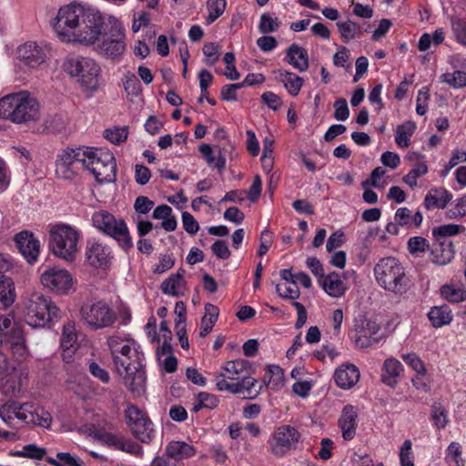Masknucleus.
Returning a JSON list of instances; mask_svg holds the SVG:
<instances>
[{
	"label": "nucleus",
	"instance_id": "69168bd1",
	"mask_svg": "<svg viewBox=\"0 0 466 466\" xmlns=\"http://www.w3.org/2000/svg\"><path fill=\"white\" fill-rule=\"evenodd\" d=\"M88 370L93 377L99 380L103 383H108L110 380V375L106 370L102 368L96 362H90L88 365Z\"/></svg>",
	"mask_w": 466,
	"mask_h": 466
},
{
	"label": "nucleus",
	"instance_id": "a211bd4d",
	"mask_svg": "<svg viewBox=\"0 0 466 466\" xmlns=\"http://www.w3.org/2000/svg\"><path fill=\"white\" fill-rule=\"evenodd\" d=\"M299 438L300 434L294 427L282 425L274 432L271 451L275 455L282 456L296 446Z\"/></svg>",
	"mask_w": 466,
	"mask_h": 466
},
{
	"label": "nucleus",
	"instance_id": "c85d7f7f",
	"mask_svg": "<svg viewBox=\"0 0 466 466\" xmlns=\"http://www.w3.org/2000/svg\"><path fill=\"white\" fill-rule=\"evenodd\" d=\"M451 198V194L445 188H431L424 198V206L427 209L444 208Z\"/></svg>",
	"mask_w": 466,
	"mask_h": 466
},
{
	"label": "nucleus",
	"instance_id": "5701e85b",
	"mask_svg": "<svg viewBox=\"0 0 466 466\" xmlns=\"http://www.w3.org/2000/svg\"><path fill=\"white\" fill-rule=\"evenodd\" d=\"M15 241L24 258L29 264H34L37 260L40 253V241L32 232L27 230L16 234Z\"/></svg>",
	"mask_w": 466,
	"mask_h": 466
},
{
	"label": "nucleus",
	"instance_id": "1a4fd4ad",
	"mask_svg": "<svg viewBox=\"0 0 466 466\" xmlns=\"http://www.w3.org/2000/svg\"><path fill=\"white\" fill-rule=\"evenodd\" d=\"M92 222L98 230L116 239L124 250L133 247L127 226L123 219H116L106 210H98L92 215Z\"/></svg>",
	"mask_w": 466,
	"mask_h": 466
},
{
	"label": "nucleus",
	"instance_id": "4d7b16f0",
	"mask_svg": "<svg viewBox=\"0 0 466 466\" xmlns=\"http://www.w3.org/2000/svg\"><path fill=\"white\" fill-rule=\"evenodd\" d=\"M334 118L338 121H345L349 115L350 111L348 108V102L345 98H339L334 102Z\"/></svg>",
	"mask_w": 466,
	"mask_h": 466
},
{
	"label": "nucleus",
	"instance_id": "c756f323",
	"mask_svg": "<svg viewBox=\"0 0 466 466\" xmlns=\"http://www.w3.org/2000/svg\"><path fill=\"white\" fill-rule=\"evenodd\" d=\"M165 454L177 461L194 456L196 449L185 441H171L167 445Z\"/></svg>",
	"mask_w": 466,
	"mask_h": 466
},
{
	"label": "nucleus",
	"instance_id": "8fccbe9b",
	"mask_svg": "<svg viewBox=\"0 0 466 466\" xmlns=\"http://www.w3.org/2000/svg\"><path fill=\"white\" fill-rule=\"evenodd\" d=\"M408 250L411 255L424 253L430 247L429 241L422 237H412L407 243Z\"/></svg>",
	"mask_w": 466,
	"mask_h": 466
},
{
	"label": "nucleus",
	"instance_id": "bb28decb",
	"mask_svg": "<svg viewBox=\"0 0 466 466\" xmlns=\"http://www.w3.org/2000/svg\"><path fill=\"white\" fill-rule=\"evenodd\" d=\"M19 393L16 380L14 376L8 375L1 378L0 380V400L3 401L0 408H16L13 399Z\"/></svg>",
	"mask_w": 466,
	"mask_h": 466
},
{
	"label": "nucleus",
	"instance_id": "cd10ccee",
	"mask_svg": "<svg viewBox=\"0 0 466 466\" xmlns=\"http://www.w3.org/2000/svg\"><path fill=\"white\" fill-rule=\"evenodd\" d=\"M287 61L299 72H305L309 68V56L306 49L292 44L286 51Z\"/></svg>",
	"mask_w": 466,
	"mask_h": 466
},
{
	"label": "nucleus",
	"instance_id": "bf43d9fd",
	"mask_svg": "<svg viewBox=\"0 0 466 466\" xmlns=\"http://www.w3.org/2000/svg\"><path fill=\"white\" fill-rule=\"evenodd\" d=\"M430 90L428 87H422L417 96L416 112L420 116H424L427 112L428 100L430 98Z\"/></svg>",
	"mask_w": 466,
	"mask_h": 466
},
{
	"label": "nucleus",
	"instance_id": "6e6d98bb",
	"mask_svg": "<svg viewBox=\"0 0 466 466\" xmlns=\"http://www.w3.org/2000/svg\"><path fill=\"white\" fill-rule=\"evenodd\" d=\"M46 454V450L38 448L34 444L24 446L23 449L16 452L17 456L27 457L30 459L41 460Z\"/></svg>",
	"mask_w": 466,
	"mask_h": 466
},
{
	"label": "nucleus",
	"instance_id": "a878e982",
	"mask_svg": "<svg viewBox=\"0 0 466 466\" xmlns=\"http://www.w3.org/2000/svg\"><path fill=\"white\" fill-rule=\"evenodd\" d=\"M402 371V364L395 358H389L382 365L380 380L385 385L394 388Z\"/></svg>",
	"mask_w": 466,
	"mask_h": 466
},
{
	"label": "nucleus",
	"instance_id": "f704fd0d",
	"mask_svg": "<svg viewBox=\"0 0 466 466\" xmlns=\"http://www.w3.org/2000/svg\"><path fill=\"white\" fill-rule=\"evenodd\" d=\"M15 299V284L12 279L0 276V301L5 307L14 303Z\"/></svg>",
	"mask_w": 466,
	"mask_h": 466
},
{
	"label": "nucleus",
	"instance_id": "c9c22d12",
	"mask_svg": "<svg viewBox=\"0 0 466 466\" xmlns=\"http://www.w3.org/2000/svg\"><path fill=\"white\" fill-rule=\"evenodd\" d=\"M440 293L442 299L451 303L466 300V290L454 285L445 284L441 286Z\"/></svg>",
	"mask_w": 466,
	"mask_h": 466
},
{
	"label": "nucleus",
	"instance_id": "423d86ee",
	"mask_svg": "<svg viewBox=\"0 0 466 466\" xmlns=\"http://www.w3.org/2000/svg\"><path fill=\"white\" fill-rule=\"evenodd\" d=\"M60 319V309L46 296L33 293L25 302V320L33 328H46Z\"/></svg>",
	"mask_w": 466,
	"mask_h": 466
},
{
	"label": "nucleus",
	"instance_id": "7ed1b4c3",
	"mask_svg": "<svg viewBox=\"0 0 466 466\" xmlns=\"http://www.w3.org/2000/svg\"><path fill=\"white\" fill-rule=\"evenodd\" d=\"M0 118L16 124L35 123L40 118L39 104L26 91L9 94L0 99Z\"/></svg>",
	"mask_w": 466,
	"mask_h": 466
},
{
	"label": "nucleus",
	"instance_id": "4468645a",
	"mask_svg": "<svg viewBox=\"0 0 466 466\" xmlns=\"http://www.w3.org/2000/svg\"><path fill=\"white\" fill-rule=\"evenodd\" d=\"M83 14L84 7L76 4H70L59 9L54 29L63 41L70 42L69 33L72 32V28L76 26V23Z\"/></svg>",
	"mask_w": 466,
	"mask_h": 466
},
{
	"label": "nucleus",
	"instance_id": "13d9d810",
	"mask_svg": "<svg viewBox=\"0 0 466 466\" xmlns=\"http://www.w3.org/2000/svg\"><path fill=\"white\" fill-rule=\"evenodd\" d=\"M122 451L130 453L137 457H142L143 455V448L140 444L137 443L131 439L126 438L124 436L120 450Z\"/></svg>",
	"mask_w": 466,
	"mask_h": 466
},
{
	"label": "nucleus",
	"instance_id": "4c0bfd02",
	"mask_svg": "<svg viewBox=\"0 0 466 466\" xmlns=\"http://www.w3.org/2000/svg\"><path fill=\"white\" fill-rule=\"evenodd\" d=\"M324 290L330 296L339 297L344 292V285L340 279H338V275L329 274L325 277L321 282Z\"/></svg>",
	"mask_w": 466,
	"mask_h": 466
},
{
	"label": "nucleus",
	"instance_id": "b1692460",
	"mask_svg": "<svg viewBox=\"0 0 466 466\" xmlns=\"http://www.w3.org/2000/svg\"><path fill=\"white\" fill-rule=\"evenodd\" d=\"M18 57L27 66L35 67L45 62L46 55L35 43L28 42L18 48Z\"/></svg>",
	"mask_w": 466,
	"mask_h": 466
},
{
	"label": "nucleus",
	"instance_id": "3c124183",
	"mask_svg": "<svg viewBox=\"0 0 466 466\" xmlns=\"http://www.w3.org/2000/svg\"><path fill=\"white\" fill-rule=\"evenodd\" d=\"M451 29L457 42L466 46V20L461 18L453 19Z\"/></svg>",
	"mask_w": 466,
	"mask_h": 466
},
{
	"label": "nucleus",
	"instance_id": "f03ea898",
	"mask_svg": "<svg viewBox=\"0 0 466 466\" xmlns=\"http://www.w3.org/2000/svg\"><path fill=\"white\" fill-rule=\"evenodd\" d=\"M249 368V362L246 360L227 361L222 368V372L216 375L218 390L232 394H243L248 399L256 397L260 389H256L258 381L248 376Z\"/></svg>",
	"mask_w": 466,
	"mask_h": 466
},
{
	"label": "nucleus",
	"instance_id": "7c9ffc66",
	"mask_svg": "<svg viewBox=\"0 0 466 466\" xmlns=\"http://www.w3.org/2000/svg\"><path fill=\"white\" fill-rule=\"evenodd\" d=\"M185 283L183 275L177 272L176 274H171L162 282L161 289L164 294L178 297L183 294Z\"/></svg>",
	"mask_w": 466,
	"mask_h": 466
},
{
	"label": "nucleus",
	"instance_id": "2f4dec72",
	"mask_svg": "<svg viewBox=\"0 0 466 466\" xmlns=\"http://www.w3.org/2000/svg\"><path fill=\"white\" fill-rule=\"evenodd\" d=\"M428 317L432 326L435 328L448 325L452 320L451 310L447 305L432 307L428 313Z\"/></svg>",
	"mask_w": 466,
	"mask_h": 466
},
{
	"label": "nucleus",
	"instance_id": "a18cd8bd",
	"mask_svg": "<svg viewBox=\"0 0 466 466\" xmlns=\"http://www.w3.org/2000/svg\"><path fill=\"white\" fill-rule=\"evenodd\" d=\"M128 136V127H115L113 128L106 129L105 137L109 140L112 144L119 145L125 142Z\"/></svg>",
	"mask_w": 466,
	"mask_h": 466
},
{
	"label": "nucleus",
	"instance_id": "338daca9",
	"mask_svg": "<svg viewBox=\"0 0 466 466\" xmlns=\"http://www.w3.org/2000/svg\"><path fill=\"white\" fill-rule=\"evenodd\" d=\"M213 254L219 259H227L231 253L225 240H217L211 246Z\"/></svg>",
	"mask_w": 466,
	"mask_h": 466
},
{
	"label": "nucleus",
	"instance_id": "58836bf2",
	"mask_svg": "<svg viewBox=\"0 0 466 466\" xmlns=\"http://www.w3.org/2000/svg\"><path fill=\"white\" fill-rule=\"evenodd\" d=\"M227 6L226 0H208L207 1V9L208 15L206 18V24L211 25L214 23L219 16L223 15Z\"/></svg>",
	"mask_w": 466,
	"mask_h": 466
},
{
	"label": "nucleus",
	"instance_id": "6ab92c4d",
	"mask_svg": "<svg viewBox=\"0 0 466 466\" xmlns=\"http://www.w3.org/2000/svg\"><path fill=\"white\" fill-rule=\"evenodd\" d=\"M102 42L99 45V51L110 57H118L125 51V34L121 28L111 27L102 34Z\"/></svg>",
	"mask_w": 466,
	"mask_h": 466
},
{
	"label": "nucleus",
	"instance_id": "864d4df0",
	"mask_svg": "<svg viewBox=\"0 0 466 466\" xmlns=\"http://www.w3.org/2000/svg\"><path fill=\"white\" fill-rule=\"evenodd\" d=\"M123 85L128 96H137L141 91V84L134 74L126 75Z\"/></svg>",
	"mask_w": 466,
	"mask_h": 466
},
{
	"label": "nucleus",
	"instance_id": "2eb2a0df",
	"mask_svg": "<svg viewBox=\"0 0 466 466\" xmlns=\"http://www.w3.org/2000/svg\"><path fill=\"white\" fill-rule=\"evenodd\" d=\"M82 24V30L78 31V42L86 45L95 44L107 27L102 14L94 8H87L86 20Z\"/></svg>",
	"mask_w": 466,
	"mask_h": 466
},
{
	"label": "nucleus",
	"instance_id": "a19ab883",
	"mask_svg": "<svg viewBox=\"0 0 466 466\" xmlns=\"http://www.w3.org/2000/svg\"><path fill=\"white\" fill-rule=\"evenodd\" d=\"M281 22L278 17L269 13H263L260 15L258 30L263 35L276 32L280 27Z\"/></svg>",
	"mask_w": 466,
	"mask_h": 466
},
{
	"label": "nucleus",
	"instance_id": "f8f14e48",
	"mask_svg": "<svg viewBox=\"0 0 466 466\" xmlns=\"http://www.w3.org/2000/svg\"><path fill=\"white\" fill-rule=\"evenodd\" d=\"M87 147L66 148L58 155L56 173L65 179H73L84 169Z\"/></svg>",
	"mask_w": 466,
	"mask_h": 466
},
{
	"label": "nucleus",
	"instance_id": "dca6fc26",
	"mask_svg": "<svg viewBox=\"0 0 466 466\" xmlns=\"http://www.w3.org/2000/svg\"><path fill=\"white\" fill-rule=\"evenodd\" d=\"M85 433L98 438L104 432L113 429L114 419L106 412H95L94 410H85L83 422L75 423Z\"/></svg>",
	"mask_w": 466,
	"mask_h": 466
},
{
	"label": "nucleus",
	"instance_id": "473e14b6",
	"mask_svg": "<svg viewBox=\"0 0 466 466\" xmlns=\"http://www.w3.org/2000/svg\"><path fill=\"white\" fill-rule=\"evenodd\" d=\"M205 310L206 313L201 319L199 331V336L202 338L206 337L212 330L219 313L218 307L209 303L205 306Z\"/></svg>",
	"mask_w": 466,
	"mask_h": 466
},
{
	"label": "nucleus",
	"instance_id": "aec40b11",
	"mask_svg": "<svg viewBox=\"0 0 466 466\" xmlns=\"http://www.w3.org/2000/svg\"><path fill=\"white\" fill-rule=\"evenodd\" d=\"M355 344L360 348H368L379 341L377 337L380 326L372 319L361 317L355 319Z\"/></svg>",
	"mask_w": 466,
	"mask_h": 466
},
{
	"label": "nucleus",
	"instance_id": "412c9836",
	"mask_svg": "<svg viewBox=\"0 0 466 466\" xmlns=\"http://www.w3.org/2000/svg\"><path fill=\"white\" fill-rule=\"evenodd\" d=\"M24 336L22 329L10 315L0 314V346H21Z\"/></svg>",
	"mask_w": 466,
	"mask_h": 466
},
{
	"label": "nucleus",
	"instance_id": "052dcab7",
	"mask_svg": "<svg viewBox=\"0 0 466 466\" xmlns=\"http://www.w3.org/2000/svg\"><path fill=\"white\" fill-rule=\"evenodd\" d=\"M401 359L408 364L416 373L420 372L425 369V365L420 358L414 352L402 354Z\"/></svg>",
	"mask_w": 466,
	"mask_h": 466
},
{
	"label": "nucleus",
	"instance_id": "ddd939ff",
	"mask_svg": "<svg viewBox=\"0 0 466 466\" xmlns=\"http://www.w3.org/2000/svg\"><path fill=\"white\" fill-rule=\"evenodd\" d=\"M125 419L127 427L137 440L144 443L152 441L155 430L145 410H126Z\"/></svg>",
	"mask_w": 466,
	"mask_h": 466
},
{
	"label": "nucleus",
	"instance_id": "603ef678",
	"mask_svg": "<svg viewBox=\"0 0 466 466\" xmlns=\"http://www.w3.org/2000/svg\"><path fill=\"white\" fill-rule=\"evenodd\" d=\"M277 293L283 299H297L299 298L300 292L297 284L284 285L278 284L276 286Z\"/></svg>",
	"mask_w": 466,
	"mask_h": 466
},
{
	"label": "nucleus",
	"instance_id": "9d476101",
	"mask_svg": "<svg viewBox=\"0 0 466 466\" xmlns=\"http://www.w3.org/2000/svg\"><path fill=\"white\" fill-rule=\"evenodd\" d=\"M0 417L11 428L33 424L48 428L52 416L47 410H0Z\"/></svg>",
	"mask_w": 466,
	"mask_h": 466
},
{
	"label": "nucleus",
	"instance_id": "f3484780",
	"mask_svg": "<svg viewBox=\"0 0 466 466\" xmlns=\"http://www.w3.org/2000/svg\"><path fill=\"white\" fill-rule=\"evenodd\" d=\"M40 280L44 287L59 294H66L73 288V278L66 269L49 268L41 274Z\"/></svg>",
	"mask_w": 466,
	"mask_h": 466
},
{
	"label": "nucleus",
	"instance_id": "774afa93",
	"mask_svg": "<svg viewBox=\"0 0 466 466\" xmlns=\"http://www.w3.org/2000/svg\"><path fill=\"white\" fill-rule=\"evenodd\" d=\"M182 224L184 229L190 235H195L199 229L198 222L187 211L182 214Z\"/></svg>",
	"mask_w": 466,
	"mask_h": 466
},
{
	"label": "nucleus",
	"instance_id": "49530a36",
	"mask_svg": "<svg viewBox=\"0 0 466 466\" xmlns=\"http://www.w3.org/2000/svg\"><path fill=\"white\" fill-rule=\"evenodd\" d=\"M462 231H464V228L462 226L448 224L434 228L432 229V235L434 238H436L437 240L441 238H447V237L457 235Z\"/></svg>",
	"mask_w": 466,
	"mask_h": 466
},
{
	"label": "nucleus",
	"instance_id": "f257e3e1",
	"mask_svg": "<svg viewBox=\"0 0 466 466\" xmlns=\"http://www.w3.org/2000/svg\"><path fill=\"white\" fill-rule=\"evenodd\" d=\"M113 363L124 384L133 392L144 390L147 381L145 356L141 346L131 338L112 336L107 339Z\"/></svg>",
	"mask_w": 466,
	"mask_h": 466
},
{
	"label": "nucleus",
	"instance_id": "c03bdc74",
	"mask_svg": "<svg viewBox=\"0 0 466 466\" xmlns=\"http://www.w3.org/2000/svg\"><path fill=\"white\" fill-rule=\"evenodd\" d=\"M442 82L447 83L453 88L466 86V72L456 70L452 74L445 73L441 76Z\"/></svg>",
	"mask_w": 466,
	"mask_h": 466
},
{
	"label": "nucleus",
	"instance_id": "72a5a7b5",
	"mask_svg": "<svg viewBox=\"0 0 466 466\" xmlns=\"http://www.w3.org/2000/svg\"><path fill=\"white\" fill-rule=\"evenodd\" d=\"M416 129V124L413 121H406L396 127L395 142L400 147H408L410 139Z\"/></svg>",
	"mask_w": 466,
	"mask_h": 466
},
{
	"label": "nucleus",
	"instance_id": "de8ad7c7",
	"mask_svg": "<svg viewBox=\"0 0 466 466\" xmlns=\"http://www.w3.org/2000/svg\"><path fill=\"white\" fill-rule=\"evenodd\" d=\"M445 460L451 466H463L461 459V447L460 443L452 441L447 449Z\"/></svg>",
	"mask_w": 466,
	"mask_h": 466
},
{
	"label": "nucleus",
	"instance_id": "79ce46f5",
	"mask_svg": "<svg viewBox=\"0 0 466 466\" xmlns=\"http://www.w3.org/2000/svg\"><path fill=\"white\" fill-rule=\"evenodd\" d=\"M265 379L268 380V385L273 390H278L284 385V373L278 365L268 366Z\"/></svg>",
	"mask_w": 466,
	"mask_h": 466
},
{
	"label": "nucleus",
	"instance_id": "4be33fe9",
	"mask_svg": "<svg viewBox=\"0 0 466 466\" xmlns=\"http://www.w3.org/2000/svg\"><path fill=\"white\" fill-rule=\"evenodd\" d=\"M85 256L95 268H106L112 258L110 248L95 238L87 240Z\"/></svg>",
	"mask_w": 466,
	"mask_h": 466
},
{
	"label": "nucleus",
	"instance_id": "0e129e2a",
	"mask_svg": "<svg viewBox=\"0 0 466 466\" xmlns=\"http://www.w3.org/2000/svg\"><path fill=\"white\" fill-rule=\"evenodd\" d=\"M203 54L207 56V65L213 66L219 58L218 47L214 43H207L202 48Z\"/></svg>",
	"mask_w": 466,
	"mask_h": 466
},
{
	"label": "nucleus",
	"instance_id": "5fc2aeb1",
	"mask_svg": "<svg viewBox=\"0 0 466 466\" xmlns=\"http://www.w3.org/2000/svg\"><path fill=\"white\" fill-rule=\"evenodd\" d=\"M123 438L124 435H122L121 433H112L108 431L104 432L101 436H99L97 440L103 441L109 447H112L116 450H120Z\"/></svg>",
	"mask_w": 466,
	"mask_h": 466
},
{
	"label": "nucleus",
	"instance_id": "20e7f679",
	"mask_svg": "<svg viewBox=\"0 0 466 466\" xmlns=\"http://www.w3.org/2000/svg\"><path fill=\"white\" fill-rule=\"evenodd\" d=\"M373 272L377 283L383 289L399 296L407 292L409 279L403 265L395 257L380 258Z\"/></svg>",
	"mask_w": 466,
	"mask_h": 466
},
{
	"label": "nucleus",
	"instance_id": "37998d69",
	"mask_svg": "<svg viewBox=\"0 0 466 466\" xmlns=\"http://www.w3.org/2000/svg\"><path fill=\"white\" fill-rule=\"evenodd\" d=\"M350 363L345 362L339 366L333 374L335 384L343 390L350 389Z\"/></svg>",
	"mask_w": 466,
	"mask_h": 466
},
{
	"label": "nucleus",
	"instance_id": "393cba45",
	"mask_svg": "<svg viewBox=\"0 0 466 466\" xmlns=\"http://www.w3.org/2000/svg\"><path fill=\"white\" fill-rule=\"evenodd\" d=\"M431 250V261L443 266L450 263L454 258L453 244L448 238L437 239Z\"/></svg>",
	"mask_w": 466,
	"mask_h": 466
},
{
	"label": "nucleus",
	"instance_id": "9b49d317",
	"mask_svg": "<svg viewBox=\"0 0 466 466\" xmlns=\"http://www.w3.org/2000/svg\"><path fill=\"white\" fill-rule=\"evenodd\" d=\"M80 316L85 324L92 329L111 327L116 319L115 311L104 301L83 305Z\"/></svg>",
	"mask_w": 466,
	"mask_h": 466
},
{
	"label": "nucleus",
	"instance_id": "0eeeda50",
	"mask_svg": "<svg viewBox=\"0 0 466 466\" xmlns=\"http://www.w3.org/2000/svg\"><path fill=\"white\" fill-rule=\"evenodd\" d=\"M84 169L100 182H111L116 177V163L113 153L105 148L87 147Z\"/></svg>",
	"mask_w": 466,
	"mask_h": 466
},
{
	"label": "nucleus",
	"instance_id": "e2e57ef3",
	"mask_svg": "<svg viewBox=\"0 0 466 466\" xmlns=\"http://www.w3.org/2000/svg\"><path fill=\"white\" fill-rule=\"evenodd\" d=\"M394 220L400 226L410 228L411 227V211L405 207L399 208L394 215Z\"/></svg>",
	"mask_w": 466,
	"mask_h": 466
},
{
	"label": "nucleus",
	"instance_id": "ea45409f",
	"mask_svg": "<svg viewBox=\"0 0 466 466\" xmlns=\"http://www.w3.org/2000/svg\"><path fill=\"white\" fill-rule=\"evenodd\" d=\"M77 340V335L76 332V326L75 323L72 321H68L64 325L63 332L61 335V348L63 350H70L74 348V345L76 344Z\"/></svg>",
	"mask_w": 466,
	"mask_h": 466
},
{
	"label": "nucleus",
	"instance_id": "e433bc0d",
	"mask_svg": "<svg viewBox=\"0 0 466 466\" xmlns=\"http://www.w3.org/2000/svg\"><path fill=\"white\" fill-rule=\"evenodd\" d=\"M280 81L284 84L288 92L295 96L299 93V90L303 84L302 77L291 73V72H280Z\"/></svg>",
	"mask_w": 466,
	"mask_h": 466
},
{
	"label": "nucleus",
	"instance_id": "09e8293b",
	"mask_svg": "<svg viewBox=\"0 0 466 466\" xmlns=\"http://www.w3.org/2000/svg\"><path fill=\"white\" fill-rule=\"evenodd\" d=\"M48 461L56 466H83V461L73 457L68 452H59L56 454V460L48 459Z\"/></svg>",
	"mask_w": 466,
	"mask_h": 466
},
{
	"label": "nucleus",
	"instance_id": "6e6552de",
	"mask_svg": "<svg viewBox=\"0 0 466 466\" xmlns=\"http://www.w3.org/2000/svg\"><path fill=\"white\" fill-rule=\"evenodd\" d=\"M65 70L77 78L82 88L93 94L98 87V65L89 57L73 56L66 59L64 64Z\"/></svg>",
	"mask_w": 466,
	"mask_h": 466
},
{
	"label": "nucleus",
	"instance_id": "39448f33",
	"mask_svg": "<svg viewBox=\"0 0 466 466\" xmlns=\"http://www.w3.org/2000/svg\"><path fill=\"white\" fill-rule=\"evenodd\" d=\"M80 236L76 227L65 223L55 224L49 230V248L56 257L72 262L78 252Z\"/></svg>",
	"mask_w": 466,
	"mask_h": 466
},
{
	"label": "nucleus",
	"instance_id": "680f3d73",
	"mask_svg": "<svg viewBox=\"0 0 466 466\" xmlns=\"http://www.w3.org/2000/svg\"><path fill=\"white\" fill-rule=\"evenodd\" d=\"M412 384L418 390L423 392L430 391V379L426 374V370L416 373V375L412 379Z\"/></svg>",
	"mask_w": 466,
	"mask_h": 466
}]
</instances>
